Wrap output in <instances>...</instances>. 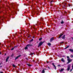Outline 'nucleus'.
I'll return each mask as SVG.
<instances>
[{"label": "nucleus", "mask_w": 73, "mask_h": 73, "mask_svg": "<svg viewBox=\"0 0 73 73\" xmlns=\"http://www.w3.org/2000/svg\"><path fill=\"white\" fill-rule=\"evenodd\" d=\"M48 69H50V68L49 67V66H48Z\"/></svg>", "instance_id": "obj_30"}, {"label": "nucleus", "mask_w": 73, "mask_h": 73, "mask_svg": "<svg viewBox=\"0 0 73 73\" xmlns=\"http://www.w3.org/2000/svg\"><path fill=\"white\" fill-rule=\"evenodd\" d=\"M64 70V69H61L60 70V72H62V71H63V70Z\"/></svg>", "instance_id": "obj_13"}, {"label": "nucleus", "mask_w": 73, "mask_h": 73, "mask_svg": "<svg viewBox=\"0 0 73 73\" xmlns=\"http://www.w3.org/2000/svg\"><path fill=\"white\" fill-rule=\"evenodd\" d=\"M46 63H47V64H48V61H46Z\"/></svg>", "instance_id": "obj_31"}, {"label": "nucleus", "mask_w": 73, "mask_h": 73, "mask_svg": "<svg viewBox=\"0 0 73 73\" xmlns=\"http://www.w3.org/2000/svg\"><path fill=\"white\" fill-rule=\"evenodd\" d=\"M0 54H1V52H0Z\"/></svg>", "instance_id": "obj_38"}, {"label": "nucleus", "mask_w": 73, "mask_h": 73, "mask_svg": "<svg viewBox=\"0 0 73 73\" xmlns=\"http://www.w3.org/2000/svg\"><path fill=\"white\" fill-rule=\"evenodd\" d=\"M52 65L54 66V67L55 68V69H56V66L55 65H54V63H52Z\"/></svg>", "instance_id": "obj_5"}, {"label": "nucleus", "mask_w": 73, "mask_h": 73, "mask_svg": "<svg viewBox=\"0 0 73 73\" xmlns=\"http://www.w3.org/2000/svg\"><path fill=\"white\" fill-rule=\"evenodd\" d=\"M45 70H46V69H45Z\"/></svg>", "instance_id": "obj_45"}, {"label": "nucleus", "mask_w": 73, "mask_h": 73, "mask_svg": "<svg viewBox=\"0 0 73 73\" xmlns=\"http://www.w3.org/2000/svg\"><path fill=\"white\" fill-rule=\"evenodd\" d=\"M61 60L62 61V62H65V60H64V58H62L61 59Z\"/></svg>", "instance_id": "obj_8"}, {"label": "nucleus", "mask_w": 73, "mask_h": 73, "mask_svg": "<svg viewBox=\"0 0 73 73\" xmlns=\"http://www.w3.org/2000/svg\"><path fill=\"white\" fill-rule=\"evenodd\" d=\"M71 57H72L73 58V55H71Z\"/></svg>", "instance_id": "obj_23"}, {"label": "nucleus", "mask_w": 73, "mask_h": 73, "mask_svg": "<svg viewBox=\"0 0 73 73\" xmlns=\"http://www.w3.org/2000/svg\"><path fill=\"white\" fill-rule=\"evenodd\" d=\"M27 60H28V59H27Z\"/></svg>", "instance_id": "obj_44"}, {"label": "nucleus", "mask_w": 73, "mask_h": 73, "mask_svg": "<svg viewBox=\"0 0 73 73\" xmlns=\"http://www.w3.org/2000/svg\"><path fill=\"white\" fill-rule=\"evenodd\" d=\"M53 1H51V3H52V2H53Z\"/></svg>", "instance_id": "obj_32"}, {"label": "nucleus", "mask_w": 73, "mask_h": 73, "mask_svg": "<svg viewBox=\"0 0 73 73\" xmlns=\"http://www.w3.org/2000/svg\"><path fill=\"white\" fill-rule=\"evenodd\" d=\"M33 61L34 62H35L34 61V60H33Z\"/></svg>", "instance_id": "obj_41"}, {"label": "nucleus", "mask_w": 73, "mask_h": 73, "mask_svg": "<svg viewBox=\"0 0 73 73\" xmlns=\"http://www.w3.org/2000/svg\"><path fill=\"white\" fill-rule=\"evenodd\" d=\"M65 35H64L62 37V39H65Z\"/></svg>", "instance_id": "obj_10"}, {"label": "nucleus", "mask_w": 73, "mask_h": 73, "mask_svg": "<svg viewBox=\"0 0 73 73\" xmlns=\"http://www.w3.org/2000/svg\"><path fill=\"white\" fill-rule=\"evenodd\" d=\"M36 62V63H37L36 62Z\"/></svg>", "instance_id": "obj_43"}, {"label": "nucleus", "mask_w": 73, "mask_h": 73, "mask_svg": "<svg viewBox=\"0 0 73 73\" xmlns=\"http://www.w3.org/2000/svg\"><path fill=\"white\" fill-rule=\"evenodd\" d=\"M47 44L48 45H49V46H50V45H51V44L50 43H48Z\"/></svg>", "instance_id": "obj_14"}, {"label": "nucleus", "mask_w": 73, "mask_h": 73, "mask_svg": "<svg viewBox=\"0 0 73 73\" xmlns=\"http://www.w3.org/2000/svg\"><path fill=\"white\" fill-rule=\"evenodd\" d=\"M21 55H19L18 56H17L15 58V60H17V58H18L19 57H21Z\"/></svg>", "instance_id": "obj_4"}, {"label": "nucleus", "mask_w": 73, "mask_h": 73, "mask_svg": "<svg viewBox=\"0 0 73 73\" xmlns=\"http://www.w3.org/2000/svg\"><path fill=\"white\" fill-rule=\"evenodd\" d=\"M33 54H34V53H31V55H32Z\"/></svg>", "instance_id": "obj_24"}, {"label": "nucleus", "mask_w": 73, "mask_h": 73, "mask_svg": "<svg viewBox=\"0 0 73 73\" xmlns=\"http://www.w3.org/2000/svg\"><path fill=\"white\" fill-rule=\"evenodd\" d=\"M67 61H68V62H67L68 63H70V62H72V60H73L72 59H70L69 58V57L68 56L67 57Z\"/></svg>", "instance_id": "obj_1"}, {"label": "nucleus", "mask_w": 73, "mask_h": 73, "mask_svg": "<svg viewBox=\"0 0 73 73\" xmlns=\"http://www.w3.org/2000/svg\"><path fill=\"white\" fill-rule=\"evenodd\" d=\"M68 47H69V46H68L66 48H65V49H67V48H68Z\"/></svg>", "instance_id": "obj_20"}, {"label": "nucleus", "mask_w": 73, "mask_h": 73, "mask_svg": "<svg viewBox=\"0 0 73 73\" xmlns=\"http://www.w3.org/2000/svg\"><path fill=\"white\" fill-rule=\"evenodd\" d=\"M70 66H71V65L69 64L68 66V67L70 68Z\"/></svg>", "instance_id": "obj_11"}, {"label": "nucleus", "mask_w": 73, "mask_h": 73, "mask_svg": "<svg viewBox=\"0 0 73 73\" xmlns=\"http://www.w3.org/2000/svg\"><path fill=\"white\" fill-rule=\"evenodd\" d=\"M69 7H70V5H68Z\"/></svg>", "instance_id": "obj_29"}, {"label": "nucleus", "mask_w": 73, "mask_h": 73, "mask_svg": "<svg viewBox=\"0 0 73 73\" xmlns=\"http://www.w3.org/2000/svg\"><path fill=\"white\" fill-rule=\"evenodd\" d=\"M9 57H8L6 59V62H7L8 61V59H9Z\"/></svg>", "instance_id": "obj_9"}, {"label": "nucleus", "mask_w": 73, "mask_h": 73, "mask_svg": "<svg viewBox=\"0 0 73 73\" xmlns=\"http://www.w3.org/2000/svg\"><path fill=\"white\" fill-rule=\"evenodd\" d=\"M52 65L54 66V67L55 68V69H56V66L55 65H54V63H52Z\"/></svg>", "instance_id": "obj_6"}, {"label": "nucleus", "mask_w": 73, "mask_h": 73, "mask_svg": "<svg viewBox=\"0 0 73 73\" xmlns=\"http://www.w3.org/2000/svg\"><path fill=\"white\" fill-rule=\"evenodd\" d=\"M14 49V48H12L11 49V50H13Z\"/></svg>", "instance_id": "obj_22"}, {"label": "nucleus", "mask_w": 73, "mask_h": 73, "mask_svg": "<svg viewBox=\"0 0 73 73\" xmlns=\"http://www.w3.org/2000/svg\"><path fill=\"white\" fill-rule=\"evenodd\" d=\"M0 73H3V72H0Z\"/></svg>", "instance_id": "obj_33"}, {"label": "nucleus", "mask_w": 73, "mask_h": 73, "mask_svg": "<svg viewBox=\"0 0 73 73\" xmlns=\"http://www.w3.org/2000/svg\"><path fill=\"white\" fill-rule=\"evenodd\" d=\"M13 56V54H12L11 56V57H12V56Z\"/></svg>", "instance_id": "obj_26"}, {"label": "nucleus", "mask_w": 73, "mask_h": 73, "mask_svg": "<svg viewBox=\"0 0 73 73\" xmlns=\"http://www.w3.org/2000/svg\"><path fill=\"white\" fill-rule=\"evenodd\" d=\"M33 45L32 44H28L26 46H28V47H29V46H32Z\"/></svg>", "instance_id": "obj_3"}, {"label": "nucleus", "mask_w": 73, "mask_h": 73, "mask_svg": "<svg viewBox=\"0 0 73 73\" xmlns=\"http://www.w3.org/2000/svg\"><path fill=\"white\" fill-rule=\"evenodd\" d=\"M13 67H14L15 68V64L13 65Z\"/></svg>", "instance_id": "obj_21"}, {"label": "nucleus", "mask_w": 73, "mask_h": 73, "mask_svg": "<svg viewBox=\"0 0 73 73\" xmlns=\"http://www.w3.org/2000/svg\"><path fill=\"white\" fill-rule=\"evenodd\" d=\"M69 70H70V68H68V67L67 70L68 71H69Z\"/></svg>", "instance_id": "obj_19"}, {"label": "nucleus", "mask_w": 73, "mask_h": 73, "mask_svg": "<svg viewBox=\"0 0 73 73\" xmlns=\"http://www.w3.org/2000/svg\"><path fill=\"white\" fill-rule=\"evenodd\" d=\"M16 46H15V47Z\"/></svg>", "instance_id": "obj_46"}, {"label": "nucleus", "mask_w": 73, "mask_h": 73, "mask_svg": "<svg viewBox=\"0 0 73 73\" xmlns=\"http://www.w3.org/2000/svg\"><path fill=\"white\" fill-rule=\"evenodd\" d=\"M0 65H1V63H0Z\"/></svg>", "instance_id": "obj_42"}, {"label": "nucleus", "mask_w": 73, "mask_h": 73, "mask_svg": "<svg viewBox=\"0 0 73 73\" xmlns=\"http://www.w3.org/2000/svg\"><path fill=\"white\" fill-rule=\"evenodd\" d=\"M42 39V38H40L39 39V41H41Z\"/></svg>", "instance_id": "obj_16"}, {"label": "nucleus", "mask_w": 73, "mask_h": 73, "mask_svg": "<svg viewBox=\"0 0 73 73\" xmlns=\"http://www.w3.org/2000/svg\"><path fill=\"white\" fill-rule=\"evenodd\" d=\"M65 5H66V3H65Z\"/></svg>", "instance_id": "obj_36"}, {"label": "nucleus", "mask_w": 73, "mask_h": 73, "mask_svg": "<svg viewBox=\"0 0 73 73\" xmlns=\"http://www.w3.org/2000/svg\"><path fill=\"white\" fill-rule=\"evenodd\" d=\"M33 39H32L31 40V41H33Z\"/></svg>", "instance_id": "obj_25"}, {"label": "nucleus", "mask_w": 73, "mask_h": 73, "mask_svg": "<svg viewBox=\"0 0 73 73\" xmlns=\"http://www.w3.org/2000/svg\"><path fill=\"white\" fill-rule=\"evenodd\" d=\"M72 71V69L70 70V72H71Z\"/></svg>", "instance_id": "obj_27"}, {"label": "nucleus", "mask_w": 73, "mask_h": 73, "mask_svg": "<svg viewBox=\"0 0 73 73\" xmlns=\"http://www.w3.org/2000/svg\"><path fill=\"white\" fill-rule=\"evenodd\" d=\"M44 43V42H40L39 44V45H38V47H40V46H41V45H42V44H43Z\"/></svg>", "instance_id": "obj_2"}, {"label": "nucleus", "mask_w": 73, "mask_h": 73, "mask_svg": "<svg viewBox=\"0 0 73 73\" xmlns=\"http://www.w3.org/2000/svg\"><path fill=\"white\" fill-rule=\"evenodd\" d=\"M63 42H61V43H63Z\"/></svg>", "instance_id": "obj_34"}, {"label": "nucleus", "mask_w": 73, "mask_h": 73, "mask_svg": "<svg viewBox=\"0 0 73 73\" xmlns=\"http://www.w3.org/2000/svg\"><path fill=\"white\" fill-rule=\"evenodd\" d=\"M54 40V38L53 37H52L50 40V42H51V41H52L53 40Z\"/></svg>", "instance_id": "obj_7"}, {"label": "nucleus", "mask_w": 73, "mask_h": 73, "mask_svg": "<svg viewBox=\"0 0 73 73\" xmlns=\"http://www.w3.org/2000/svg\"><path fill=\"white\" fill-rule=\"evenodd\" d=\"M45 73V70H43L42 71V73Z\"/></svg>", "instance_id": "obj_15"}, {"label": "nucleus", "mask_w": 73, "mask_h": 73, "mask_svg": "<svg viewBox=\"0 0 73 73\" xmlns=\"http://www.w3.org/2000/svg\"><path fill=\"white\" fill-rule=\"evenodd\" d=\"M25 49L26 50V49H28V47H27V46H26V47H25Z\"/></svg>", "instance_id": "obj_17"}, {"label": "nucleus", "mask_w": 73, "mask_h": 73, "mask_svg": "<svg viewBox=\"0 0 73 73\" xmlns=\"http://www.w3.org/2000/svg\"><path fill=\"white\" fill-rule=\"evenodd\" d=\"M3 19H4V17H3Z\"/></svg>", "instance_id": "obj_40"}, {"label": "nucleus", "mask_w": 73, "mask_h": 73, "mask_svg": "<svg viewBox=\"0 0 73 73\" xmlns=\"http://www.w3.org/2000/svg\"><path fill=\"white\" fill-rule=\"evenodd\" d=\"M5 56L6 55V54H5Z\"/></svg>", "instance_id": "obj_37"}, {"label": "nucleus", "mask_w": 73, "mask_h": 73, "mask_svg": "<svg viewBox=\"0 0 73 73\" xmlns=\"http://www.w3.org/2000/svg\"><path fill=\"white\" fill-rule=\"evenodd\" d=\"M72 39L73 40V37H72Z\"/></svg>", "instance_id": "obj_35"}, {"label": "nucleus", "mask_w": 73, "mask_h": 73, "mask_svg": "<svg viewBox=\"0 0 73 73\" xmlns=\"http://www.w3.org/2000/svg\"><path fill=\"white\" fill-rule=\"evenodd\" d=\"M28 65L29 66H31V65H29V64Z\"/></svg>", "instance_id": "obj_28"}, {"label": "nucleus", "mask_w": 73, "mask_h": 73, "mask_svg": "<svg viewBox=\"0 0 73 73\" xmlns=\"http://www.w3.org/2000/svg\"><path fill=\"white\" fill-rule=\"evenodd\" d=\"M64 23V21H61L60 23H61V24H63Z\"/></svg>", "instance_id": "obj_18"}, {"label": "nucleus", "mask_w": 73, "mask_h": 73, "mask_svg": "<svg viewBox=\"0 0 73 73\" xmlns=\"http://www.w3.org/2000/svg\"><path fill=\"white\" fill-rule=\"evenodd\" d=\"M62 35H63V34H62L60 35V36L58 37L59 38H60V37H61V36H62Z\"/></svg>", "instance_id": "obj_12"}, {"label": "nucleus", "mask_w": 73, "mask_h": 73, "mask_svg": "<svg viewBox=\"0 0 73 73\" xmlns=\"http://www.w3.org/2000/svg\"><path fill=\"white\" fill-rule=\"evenodd\" d=\"M33 38H35V37L33 36Z\"/></svg>", "instance_id": "obj_39"}]
</instances>
